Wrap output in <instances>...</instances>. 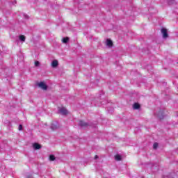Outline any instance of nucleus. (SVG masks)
Wrapping results in <instances>:
<instances>
[{
    "label": "nucleus",
    "instance_id": "nucleus-11",
    "mask_svg": "<svg viewBox=\"0 0 178 178\" xmlns=\"http://www.w3.org/2000/svg\"><path fill=\"white\" fill-rule=\"evenodd\" d=\"M51 130H56V129H58V125L56 124H51Z\"/></svg>",
    "mask_w": 178,
    "mask_h": 178
},
{
    "label": "nucleus",
    "instance_id": "nucleus-7",
    "mask_svg": "<svg viewBox=\"0 0 178 178\" xmlns=\"http://www.w3.org/2000/svg\"><path fill=\"white\" fill-rule=\"evenodd\" d=\"M33 148H34V149H41V145H40L38 143H34Z\"/></svg>",
    "mask_w": 178,
    "mask_h": 178
},
{
    "label": "nucleus",
    "instance_id": "nucleus-18",
    "mask_svg": "<svg viewBox=\"0 0 178 178\" xmlns=\"http://www.w3.org/2000/svg\"><path fill=\"white\" fill-rule=\"evenodd\" d=\"M24 16L25 19H29V15L24 14Z\"/></svg>",
    "mask_w": 178,
    "mask_h": 178
},
{
    "label": "nucleus",
    "instance_id": "nucleus-13",
    "mask_svg": "<svg viewBox=\"0 0 178 178\" xmlns=\"http://www.w3.org/2000/svg\"><path fill=\"white\" fill-rule=\"evenodd\" d=\"M176 3H177V2H176V0H170V1H168V4H169V5H175V4H176Z\"/></svg>",
    "mask_w": 178,
    "mask_h": 178
},
{
    "label": "nucleus",
    "instance_id": "nucleus-17",
    "mask_svg": "<svg viewBox=\"0 0 178 178\" xmlns=\"http://www.w3.org/2000/svg\"><path fill=\"white\" fill-rule=\"evenodd\" d=\"M35 66H36V67L40 66V61H35Z\"/></svg>",
    "mask_w": 178,
    "mask_h": 178
},
{
    "label": "nucleus",
    "instance_id": "nucleus-12",
    "mask_svg": "<svg viewBox=\"0 0 178 178\" xmlns=\"http://www.w3.org/2000/svg\"><path fill=\"white\" fill-rule=\"evenodd\" d=\"M19 40L20 41H22L23 42H24V41H26V36L23 35H19Z\"/></svg>",
    "mask_w": 178,
    "mask_h": 178
},
{
    "label": "nucleus",
    "instance_id": "nucleus-10",
    "mask_svg": "<svg viewBox=\"0 0 178 178\" xmlns=\"http://www.w3.org/2000/svg\"><path fill=\"white\" fill-rule=\"evenodd\" d=\"M134 109H140V104L138 103L134 104Z\"/></svg>",
    "mask_w": 178,
    "mask_h": 178
},
{
    "label": "nucleus",
    "instance_id": "nucleus-4",
    "mask_svg": "<svg viewBox=\"0 0 178 178\" xmlns=\"http://www.w3.org/2000/svg\"><path fill=\"white\" fill-rule=\"evenodd\" d=\"M106 45L107 47H108L109 48H112V47L113 45V42H112V40L107 39L106 42Z\"/></svg>",
    "mask_w": 178,
    "mask_h": 178
},
{
    "label": "nucleus",
    "instance_id": "nucleus-5",
    "mask_svg": "<svg viewBox=\"0 0 178 178\" xmlns=\"http://www.w3.org/2000/svg\"><path fill=\"white\" fill-rule=\"evenodd\" d=\"M79 125L81 127H88V124L83 120L79 121Z\"/></svg>",
    "mask_w": 178,
    "mask_h": 178
},
{
    "label": "nucleus",
    "instance_id": "nucleus-20",
    "mask_svg": "<svg viewBox=\"0 0 178 178\" xmlns=\"http://www.w3.org/2000/svg\"><path fill=\"white\" fill-rule=\"evenodd\" d=\"M160 119H162V118H161V117H160Z\"/></svg>",
    "mask_w": 178,
    "mask_h": 178
},
{
    "label": "nucleus",
    "instance_id": "nucleus-8",
    "mask_svg": "<svg viewBox=\"0 0 178 178\" xmlns=\"http://www.w3.org/2000/svg\"><path fill=\"white\" fill-rule=\"evenodd\" d=\"M69 37L63 38L62 40V42H63V44H67V42H69Z\"/></svg>",
    "mask_w": 178,
    "mask_h": 178
},
{
    "label": "nucleus",
    "instance_id": "nucleus-3",
    "mask_svg": "<svg viewBox=\"0 0 178 178\" xmlns=\"http://www.w3.org/2000/svg\"><path fill=\"white\" fill-rule=\"evenodd\" d=\"M38 87H40V88H42V90H48V86H47V84H45V83L44 82H40L38 84Z\"/></svg>",
    "mask_w": 178,
    "mask_h": 178
},
{
    "label": "nucleus",
    "instance_id": "nucleus-2",
    "mask_svg": "<svg viewBox=\"0 0 178 178\" xmlns=\"http://www.w3.org/2000/svg\"><path fill=\"white\" fill-rule=\"evenodd\" d=\"M161 33L163 35V38H168V37H169V35L168 34V29L165 28L161 29Z\"/></svg>",
    "mask_w": 178,
    "mask_h": 178
},
{
    "label": "nucleus",
    "instance_id": "nucleus-15",
    "mask_svg": "<svg viewBox=\"0 0 178 178\" xmlns=\"http://www.w3.org/2000/svg\"><path fill=\"white\" fill-rule=\"evenodd\" d=\"M154 149H156L158 148V143H155L153 145Z\"/></svg>",
    "mask_w": 178,
    "mask_h": 178
},
{
    "label": "nucleus",
    "instance_id": "nucleus-9",
    "mask_svg": "<svg viewBox=\"0 0 178 178\" xmlns=\"http://www.w3.org/2000/svg\"><path fill=\"white\" fill-rule=\"evenodd\" d=\"M115 159L116 161H122V156H120V154H116L115 156Z\"/></svg>",
    "mask_w": 178,
    "mask_h": 178
},
{
    "label": "nucleus",
    "instance_id": "nucleus-1",
    "mask_svg": "<svg viewBox=\"0 0 178 178\" xmlns=\"http://www.w3.org/2000/svg\"><path fill=\"white\" fill-rule=\"evenodd\" d=\"M58 112L59 113H60V115H63L64 116L69 113V111H67V109H66V108L65 107L58 108Z\"/></svg>",
    "mask_w": 178,
    "mask_h": 178
},
{
    "label": "nucleus",
    "instance_id": "nucleus-6",
    "mask_svg": "<svg viewBox=\"0 0 178 178\" xmlns=\"http://www.w3.org/2000/svg\"><path fill=\"white\" fill-rule=\"evenodd\" d=\"M59 65V63H58V60H54L52 61L51 63V66L52 67H57V66Z\"/></svg>",
    "mask_w": 178,
    "mask_h": 178
},
{
    "label": "nucleus",
    "instance_id": "nucleus-14",
    "mask_svg": "<svg viewBox=\"0 0 178 178\" xmlns=\"http://www.w3.org/2000/svg\"><path fill=\"white\" fill-rule=\"evenodd\" d=\"M56 158L54 154L49 156V161H55Z\"/></svg>",
    "mask_w": 178,
    "mask_h": 178
},
{
    "label": "nucleus",
    "instance_id": "nucleus-16",
    "mask_svg": "<svg viewBox=\"0 0 178 178\" xmlns=\"http://www.w3.org/2000/svg\"><path fill=\"white\" fill-rule=\"evenodd\" d=\"M18 130H23V125L22 124H19L18 127Z\"/></svg>",
    "mask_w": 178,
    "mask_h": 178
},
{
    "label": "nucleus",
    "instance_id": "nucleus-19",
    "mask_svg": "<svg viewBox=\"0 0 178 178\" xmlns=\"http://www.w3.org/2000/svg\"><path fill=\"white\" fill-rule=\"evenodd\" d=\"M95 159H98V155L95 156Z\"/></svg>",
    "mask_w": 178,
    "mask_h": 178
}]
</instances>
